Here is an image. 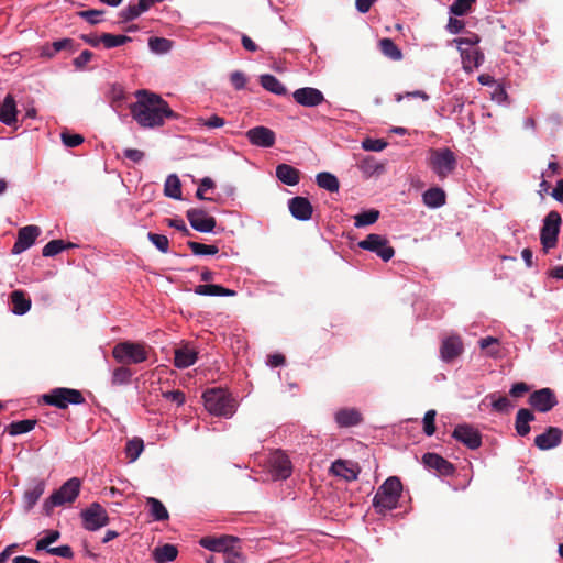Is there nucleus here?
Returning a JSON list of instances; mask_svg holds the SVG:
<instances>
[{"mask_svg": "<svg viewBox=\"0 0 563 563\" xmlns=\"http://www.w3.org/2000/svg\"><path fill=\"white\" fill-rule=\"evenodd\" d=\"M136 102L130 107L131 115L136 123L145 129L162 126L165 119L176 118L167 101L159 95L142 89L135 92Z\"/></svg>", "mask_w": 563, "mask_h": 563, "instance_id": "obj_1", "label": "nucleus"}, {"mask_svg": "<svg viewBox=\"0 0 563 563\" xmlns=\"http://www.w3.org/2000/svg\"><path fill=\"white\" fill-rule=\"evenodd\" d=\"M207 411L217 417L231 418L238 404L231 394L222 388H211L202 394Z\"/></svg>", "mask_w": 563, "mask_h": 563, "instance_id": "obj_2", "label": "nucleus"}, {"mask_svg": "<svg viewBox=\"0 0 563 563\" xmlns=\"http://www.w3.org/2000/svg\"><path fill=\"white\" fill-rule=\"evenodd\" d=\"M402 490L401 482L396 476L388 477L382 486L378 487L373 505L377 512L393 510L397 507Z\"/></svg>", "mask_w": 563, "mask_h": 563, "instance_id": "obj_3", "label": "nucleus"}, {"mask_svg": "<svg viewBox=\"0 0 563 563\" xmlns=\"http://www.w3.org/2000/svg\"><path fill=\"white\" fill-rule=\"evenodd\" d=\"M112 355L119 363L139 364L147 360L148 351L144 343L125 341L113 347Z\"/></svg>", "mask_w": 563, "mask_h": 563, "instance_id": "obj_4", "label": "nucleus"}, {"mask_svg": "<svg viewBox=\"0 0 563 563\" xmlns=\"http://www.w3.org/2000/svg\"><path fill=\"white\" fill-rule=\"evenodd\" d=\"M428 162L440 179L446 178L456 167V156L448 147L431 150Z\"/></svg>", "mask_w": 563, "mask_h": 563, "instance_id": "obj_5", "label": "nucleus"}, {"mask_svg": "<svg viewBox=\"0 0 563 563\" xmlns=\"http://www.w3.org/2000/svg\"><path fill=\"white\" fill-rule=\"evenodd\" d=\"M80 481L73 477L65 482L59 489L55 490L51 497L45 501L44 507L49 510L53 507L62 506L66 503H73L78 497L80 492Z\"/></svg>", "mask_w": 563, "mask_h": 563, "instance_id": "obj_6", "label": "nucleus"}, {"mask_svg": "<svg viewBox=\"0 0 563 563\" xmlns=\"http://www.w3.org/2000/svg\"><path fill=\"white\" fill-rule=\"evenodd\" d=\"M561 221V216L556 211H550L543 220L540 241L545 253L556 246Z\"/></svg>", "mask_w": 563, "mask_h": 563, "instance_id": "obj_7", "label": "nucleus"}, {"mask_svg": "<svg viewBox=\"0 0 563 563\" xmlns=\"http://www.w3.org/2000/svg\"><path fill=\"white\" fill-rule=\"evenodd\" d=\"M43 400L47 405L65 409L68 405H80L85 401L84 396L77 389L55 388L49 394L43 396Z\"/></svg>", "mask_w": 563, "mask_h": 563, "instance_id": "obj_8", "label": "nucleus"}, {"mask_svg": "<svg viewBox=\"0 0 563 563\" xmlns=\"http://www.w3.org/2000/svg\"><path fill=\"white\" fill-rule=\"evenodd\" d=\"M358 246L362 250L376 253L377 256L385 262L389 261L395 254V250L389 245L388 240L380 234H368L364 240L358 242Z\"/></svg>", "mask_w": 563, "mask_h": 563, "instance_id": "obj_9", "label": "nucleus"}, {"mask_svg": "<svg viewBox=\"0 0 563 563\" xmlns=\"http://www.w3.org/2000/svg\"><path fill=\"white\" fill-rule=\"evenodd\" d=\"M82 525L86 530L96 531L109 523L106 509L98 503L91 504L81 511Z\"/></svg>", "mask_w": 563, "mask_h": 563, "instance_id": "obj_10", "label": "nucleus"}, {"mask_svg": "<svg viewBox=\"0 0 563 563\" xmlns=\"http://www.w3.org/2000/svg\"><path fill=\"white\" fill-rule=\"evenodd\" d=\"M268 466L275 479H286L292 473V465L288 455L283 451H275L269 455Z\"/></svg>", "mask_w": 563, "mask_h": 563, "instance_id": "obj_11", "label": "nucleus"}, {"mask_svg": "<svg viewBox=\"0 0 563 563\" xmlns=\"http://www.w3.org/2000/svg\"><path fill=\"white\" fill-rule=\"evenodd\" d=\"M453 438L471 450H476L482 444L479 431L470 424H459L453 431Z\"/></svg>", "mask_w": 563, "mask_h": 563, "instance_id": "obj_12", "label": "nucleus"}, {"mask_svg": "<svg viewBox=\"0 0 563 563\" xmlns=\"http://www.w3.org/2000/svg\"><path fill=\"white\" fill-rule=\"evenodd\" d=\"M529 404L540 412H548L556 406L558 400L552 389L542 388L530 395Z\"/></svg>", "mask_w": 563, "mask_h": 563, "instance_id": "obj_13", "label": "nucleus"}, {"mask_svg": "<svg viewBox=\"0 0 563 563\" xmlns=\"http://www.w3.org/2000/svg\"><path fill=\"white\" fill-rule=\"evenodd\" d=\"M41 230L36 225H26L19 230L16 241L12 247L13 254H20L27 249H30L37 236L40 235Z\"/></svg>", "mask_w": 563, "mask_h": 563, "instance_id": "obj_14", "label": "nucleus"}, {"mask_svg": "<svg viewBox=\"0 0 563 563\" xmlns=\"http://www.w3.org/2000/svg\"><path fill=\"white\" fill-rule=\"evenodd\" d=\"M464 350L460 335L453 334L442 340L440 355L444 362H451L462 354Z\"/></svg>", "mask_w": 563, "mask_h": 563, "instance_id": "obj_15", "label": "nucleus"}, {"mask_svg": "<svg viewBox=\"0 0 563 563\" xmlns=\"http://www.w3.org/2000/svg\"><path fill=\"white\" fill-rule=\"evenodd\" d=\"M190 225L199 232H211L216 227V219L203 210H189L187 213Z\"/></svg>", "mask_w": 563, "mask_h": 563, "instance_id": "obj_16", "label": "nucleus"}, {"mask_svg": "<svg viewBox=\"0 0 563 563\" xmlns=\"http://www.w3.org/2000/svg\"><path fill=\"white\" fill-rule=\"evenodd\" d=\"M292 97L297 103L303 107H316L324 101L323 93L312 87L299 88L292 93Z\"/></svg>", "mask_w": 563, "mask_h": 563, "instance_id": "obj_17", "label": "nucleus"}, {"mask_svg": "<svg viewBox=\"0 0 563 563\" xmlns=\"http://www.w3.org/2000/svg\"><path fill=\"white\" fill-rule=\"evenodd\" d=\"M422 461L426 467L434 470L439 475L449 476L454 473V466L435 453H426Z\"/></svg>", "mask_w": 563, "mask_h": 563, "instance_id": "obj_18", "label": "nucleus"}, {"mask_svg": "<svg viewBox=\"0 0 563 563\" xmlns=\"http://www.w3.org/2000/svg\"><path fill=\"white\" fill-rule=\"evenodd\" d=\"M562 431L556 427H549L543 433L534 439V444L540 450H550L558 446L562 441Z\"/></svg>", "mask_w": 563, "mask_h": 563, "instance_id": "obj_19", "label": "nucleus"}, {"mask_svg": "<svg viewBox=\"0 0 563 563\" xmlns=\"http://www.w3.org/2000/svg\"><path fill=\"white\" fill-rule=\"evenodd\" d=\"M288 208L294 218L300 221H307L312 216V206L305 197H294L288 201Z\"/></svg>", "mask_w": 563, "mask_h": 563, "instance_id": "obj_20", "label": "nucleus"}, {"mask_svg": "<svg viewBox=\"0 0 563 563\" xmlns=\"http://www.w3.org/2000/svg\"><path fill=\"white\" fill-rule=\"evenodd\" d=\"M198 352L189 344L181 345L175 350L174 365L177 368H187L196 363Z\"/></svg>", "mask_w": 563, "mask_h": 563, "instance_id": "obj_21", "label": "nucleus"}, {"mask_svg": "<svg viewBox=\"0 0 563 563\" xmlns=\"http://www.w3.org/2000/svg\"><path fill=\"white\" fill-rule=\"evenodd\" d=\"M331 472L346 481H354L357 478L360 470L355 463L338 460L332 463Z\"/></svg>", "mask_w": 563, "mask_h": 563, "instance_id": "obj_22", "label": "nucleus"}, {"mask_svg": "<svg viewBox=\"0 0 563 563\" xmlns=\"http://www.w3.org/2000/svg\"><path fill=\"white\" fill-rule=\"evenodd\" d=\"M460 51L463 68L468 73L472 71L474 68H477L484 62V54L475 47H460Z\"/></svg>", "mask_w": 563, "mask_h": 563, "instance_id": "obj_23", "label": "nucleus"}, {"mask_svg": "<svg viewBox=\"0 0 563 563\" xmlns=\"http://www.w3.org/2000/svg\"><path fill=\"white\" fill-rule=\"evenodd\" d=\"M423 203L431 209H437L445 205L446 195L440 187H432L422 194Z\"/></svg>", "mask_w": 563, "mask_h": 563, "instance_id": "obj_24", "label": "nucleus"}, {"mask_svg": "<svg viewBox=\"0 0 563 563\" xmlns=\"http://www.w3.org/2000/svg\"><path fill=\"white\" fill-rule=\"evenodd\" d=\"M361 421V413L353 408L341 409L335 413V422L341 428L354 427L358 424Z\"/></svg>", "mask_w": 563, "mask_h": 563, "instance_id": "obj_25", "label": "nucleus"}, {"mask_svg": "<svg viewBox=\"0 0 563 563\" xmlns=\"http://www.w3.org/2000/svg\"><path fill=\"white\" fill-rule=\"evenodd\" d=\"M16 120V104L14 98L8 95L0 106V121L11 125Z\"/></svg>", "mask_w": 563, "mask_h": 563, "instance_id": "obj_26", "label": "nucleus"}, {"mask_svg": "<svg viewBox=\"0 0 563 563\" xmlns=\"http://www.w3.org/2000/svg\"><path fill=\"white\" fill-rule=\"evenodd\" d=\"M235 542V539L232 537H221V538H202L200 540V544L210 551L214 552H224L231 544Z\"/></svg>", "mask_w": 563, "mask_h": 563, "instance_id": "obj_27", "label": "nucleus"}, {"mask_svg": "<svg viewBox=\"0 0 563 563\" xmlns=\"http://www.w3.org/2000/svg\"><path fill=\"white\" fill-rule=\"evenodd\" d=\"M534 420V415L529 409H519L516 416L515 428L520 437L530 432V422Z\"/></svg>", "mask_w": 563, "mask_h": 563, "instance_id": "obj_28", "label": "nucleus"}, {"mask_svg": "<svg viewBox=\"0 0 563 563\" xmlns=\"http://www.w3.org/2000/svg\"><path fill=\"white\" fill-rule=\"evenodd\" d=\"M12 312L18 316L25 314L31 309V300L22 290H14L11 296Z\"/></svg>", "mask_w": 563, "mask_h": 563, "instance_id": "obj_29", "label": "nucleus"}, {"mask_svg": "<svg viewBox=\"0 0 563 563\" xmlns=\"http://www.w3.org/2000/svg\"><path fill=\"white\" fill-rule=\"evenodd\" d=\"M195 294L200 296H235V291L214 284H202L195 288Z\"/></svg>", "mask_w": 563, "mask_h": 563, "instance_id": "obj_30", "label": "nucleus"}, {"mask_svg": "<svg viewBox=\"0 0 563 563\" xmlns=\"http://www.w3.org/2000/svg\"><path fill=\"white\" fill-rule=\"evenodd\" d=\"M276 176L277 178L288 185V186H295L299 183V172L294 168L290 165L287 164H280L276 168Z\"/></svg>", "mask_w": 563, "mask_h": 563, "instance_id": "obj_31", "label": "nucleus"}, {"mask_svg": "<svg viewBox=\"0 0 563 563\" xmlns=\"http://www.w3.org/2000/svg\"><path fill=\"white\" fill-rule=\"evenodd\" d=\"M178 550L174 544H164L153 550V559L156 563H168L177 558Z\"/></svg>", "mask_w": 563, "mask_h": 563, "instance_id": "obj_32", "label": "nucleus"}, {"mask_svg": "<svg viewBox=\"0 0 563 563\" xmlns=\"http://www.w3.org/2000/svg\"><path fill=\"white\" fill-rule=\"evenodd\" d=\"M260 82L264 89L277 96H285L287 93L286 87L273 75H262Z\"/></svg>", "mask_w": 563, "mask_h": 563, "instance_id": "obj_33", "label": "nucleus"}, {"mask_svg": "<svg viewBox=\"0 0 563 563\" xmlns=\"http://www.w3.org/2000/svg\"><path fill=\"white\" fill-rule=\"evenodd\" d=\"M380 52L388 58L393 60H400L402 58V53L400 48L394 43L391 38L385 37L382 38L378 43Z\"/></svg>", "mask_w": 563, "mask_h": 563, "instance_id": "obj_34", "label": "nucleus"}, {"mask_svg": "<svg viewBox=\"0 0 563 563\" xmlns=\"http://www.w3.org/2000/svg\"><path fill=\"white\" fill-rule=\"evenodd\" d=\"M317 185L330 192H336L340 188L338 178L328 172L319 173L316 177Z\"/></svg>", "mask_w": 563, "mask_h": 563, "instance_id": "obj_35", "label": "nucleus"}, {"mask_svg": "<svg viewBox=\"0 0 563 563\" xmlns=\"http://www.w3.org/2000/svg\"><path fill=\"white\" fill-rule=\"evenodd\" d=\"M146 505L148 506L150 514L156 521L167 520L169 515L166 507L156 498L148 497L146 499Z\"/></svg>", "mask_w": 563, "mask_h": 563, "instance_id": "obj_36", "label": "nucleus"}, {"mask_svg": "<svg viewBox=\"0 0 563 563\" xmlns=\"http://www.w3.org/2000/svg\"><path fill=\"white\" fill-rule=\"evenodd\" d=\"M249 141H275V133L266 126H255L246 132Z\"/></svg>", "mask_w": 563, "mask_h": 563, "instance_id": "obj_37", "label": "nucleus"}, {"mask_svg": "<svg viewBox=\"0 0 563 563\" xmlns=\"http://www.w3.org/2000/svg\"><path fill=\"white\" fill-rule=\"evenodd\" d=\"M164 192L167 197H170L174 199H180L181 185H180L179 178L176 175H169L166 178L165 186H164Z\"/></svg>", "mask_w": 563, "mask_h": 563, "instance_id": "obj_38", "label": "nucleus"}, {"mask_svg": "<svg viewBox=\"0 0 563 563\" xmlns=\"http://www.w3.org/2000/svg\"><path fill=\"white\" fill-rule=\"evenodd\" d=\"M44 490H45V484H44V482H41V481L35 483L27 490H25L24 500L27 504L29 508L33 507L38 501V499L43 495Z\"/></svg>", "mask_w": 563, "mask_h": 563, "instance_id": "obj_39", "label": "nucleus"}, {"mask_svg": "<svg viewBox=\"0 0 563 563\" xmlns=\"http://www.w3.org/2000/svg\"><path fill=\"white\" fill-rule=\"evenodd\" d=\"M379 218V211L375 209L363 211L356 216H354V225L356 228H362L366 225L374 224Z\"/></svg>", "mask_w": 563, "mask_h": 563, "instance_id": "obj_40", "label": "nucleus"}, {"mask_svg": "<svg viewBox=\"0 0 563 563\" xmlns=\"http://www.w3.org/2000/svg\"><path fill=\"white\" fill-rule=\"evenodd\" d=\"M479 347L486 351V355L490 357L499 356V340L494 336H486L479 340Z\"/></svg>", "mask_w": 563, "mask_h": 563, "instance_id": "obj_41", "label": "nucleus"}, {"mask_svg": "<svg viewBox=\"0 0 563 563\" xmlns=\"http://www.w3.org/2000/svg\"><path fill=\"white\" fill-rule=\"evenodd\" d=\"M100 40H102V44L106 48H113L117 46H121L123 44H126L132 41L130 36L126 35H114L111 33H103L100 36Z\"/></svg>", "mask_w": 563, "mask_h": 563, "instance_id": "obj_42", "label": "nucleus"}, {"mask_svg": "<svg viewBox=\"0 0 563 563\" xmlns=\"http://www.w3.org/2000/svg\"><path fill=\"white\" fill-rule=\"evenodd\" d=\"M492 400V408L497 412H509L514 407L511 401L506 396H498L496 394H490L487 396Z\"/></svg>", "mask_w": 563, "mask_h": 563, "instance_id": "obj_43", "label": "nucleus"}, {"mask_svg": "<svg viewBox=\"0 0 563 563\" xmlns=\"http://www.w3.org/2000/svg\"><path fill=\"white\" fill-rule=\"evenodd\" d=\"M143 450L144 443L143 440L140 438H134L128 441L125 446L126 456L131 462H134L141 455Z\"/></svg>", "mask_w": 563, "mask_h": 563, "instance_id": "obj_44", "label": "nucleus"}, {"mask_svg": "<svg viewBox=\"0 0 563 563\" xmlns=\"http://www.w3.org/2000/svg\"><path fill=\"white\" fill-rule=\"evenodd\" d=\"M172 41L164 37H151L148 40L150 49L157 54L167 53L172 48Z\"/></svg>", "mask_w": 563, "mask_h": 563, "instance_id": "obj_45", "label": "nucleus"}, {"mask_svg": "<svg viewBox=\"0 0 563 563\" xmlns=\"http://www.w3.org/2000/svg\"><path fill=\"white\" fill-rule=\"evenodd\" d=\"M188 246L195 255H216L219 252L218 246L199 242H188Z\"/></svg>", "mask_w": 563, "mask_h": 563, "instance_id": "obj_46", "label": "nucleus"}, {"mask_svg": "<svg viewBox=\"0 0 563 563\" xmlns=\"http://www.w3.org/2000/svg\"><path fill=\"white\" fill-rule=\"evenodd\" d=\"M143 12L137 4H129L119 12L120 23H128L139 18Z\"/></svg>", "mask_w": 563, "mask_h": 563, "instance_id": "obj_47", "label": "nucleus"}, {"mask_svg": "<svg viewBox=\"0 0 563 563\" xmlns=\"http://www.w3.org/2000/svg\"><path fill=\"white\" fill-rule=\"evenodd\" d=\"M132 377V371L125 366L118 367L112 373L113 385H124L130 382Z\"/></svg>", "mask_w": 563, "mask_h": 563, "instance_id": "obj_48", "label": "nucleus"}, {"mask_svg": "<svg viewBox=\"0 0 563 563\" xmlns=\"http://www.w3.org/2000/svg\"><path fill=\"white\" fill-rule=\"evenodd\" d=\"M475 1L476 0H455L450 7V12L457 16L465 15Z\"/></svg>", "mask_w": 563, "mask_h": 563, "instance_id": "obj_49", "label": "nucleus"}, {"mask_svg": "<svg viewBox=\"0 0 563 563\" xmlns=\"http://www.w3.org/2000/svg\"><path fill=\"white\" fill-rule=\"evenodd\" d=\"M34 426H35V421H33V420H21V421L13 422L10 426V434L16 435V434L30 432L31 430H33Z\"/></svg>", "mask_w": 563, "mask_h": 563, "instance_id": "obj_50", "label": "nucleus"}, {"mask_svg": "<svg viewBox=\"0 0 563 563\" xmlns=\"http://www.w3.org/2000/svg\"><path fill=\"white\" fill-rule=\"evenodd\" d=\"M60 534L57 530H49L46 534L36 542V550H47L48 545L56 542Z\"/></svg>", "mask_w": 563, "mask_h": 563, "instance_id": "obj_51", "label": "nucleus"}, {"mask_svg": "<svg viewBox=\"0 0 563 563\" xmlns=\"http://www.w3.org/2000/svg\"><path fill=\"white\" fill-rule=\"evenodd\" d=\"M104 13L103 10L90 9L86 11H79L77 14L91 25H96L101 22L100 16Z\"/></svg>", "mask_w": 563, "mask_h": 563, "instance_id": "obj_52", "label": "nucleus"}, {"mask_svg": "<svg viewBox=\"0 0 563 563\" xmlns=\"http://www.w3.org/2000/svg\"><path fill=\"white\" fill-rule=\"evenodd\" d=\"M66 249V245L63 240H52L43 247L44 256H54L60 253Z\"/></svg>", "mask_w": 563, "mask_h": 563, "instance_id": "obj_53", "label": "nucleus"}, {"mask_svg": "<svg viewBox=\"0 0 563 563\" xmlns=\"http://www.w3.org/2000/svg\"><path fill=\"white\" fill-rule=\"evenodd\" d=\"M148 240L163 253H167L169 249V241L166 235L157 233H148Z\"/></svg>", "mask_w": 563, "mask_h": 563, "instance_id": "obj_54", "label": "nucleus"}, {"mask_svg": "<svg viewBox=\"0 0 563 563\" xmlns=\"http://www.w3.org/2000/svg\"><path fill=\"white\" fill-rule=\"evenodd\" d=\"M360 167L361 169L368 174V175H372V174H375V173H378L383 169V166L379 165L373 157L371 156H367L365 158H363L360 163Z\"/></svg>", "mask_w": 563, "mask_h": 563, "instance_id": "obj_55", "label": "nucleus"}, {"mask_svg": "<svg viewBox=\"0 0 563 563\" xmlns=\"http://www.w3.org/2000/svg\"><path fill=\"white\" fill-rule=\"evenodd\" d=\"M435 410H428L423 417V431L427 435L431 437L435 432Z\"/></svg>", "mask_w": 563, "mask_h": 563, "instance_id": "obj_56", "label": "nucleus"}, {"mask_svg": "<svg viewBox=\"0 0 563 563\" xmlns=\"http://www.w3.org/2000/svg\"><path fill=\"white\" fill-rule=\"evenodd\" d=\"M79 45L75 43L73 38H62L58 41L53 42V48L54 52H60L64 49H67L69 52H76L78 49Z\"/></svg>", "mask_w": 563, "mask_h": 563, "instance_id": "obj_57", "label": "nucleus"}, {"mask_svg": "<svg viewBox=\"0 0 563 563\" xmlns=\"http://www.w3.org/2000/svg\"><path fill=\"white\" fill-rule=\"evenodd\" d=\"M93 56L95 54L91 51L85 49L73 60V64L76 69L82 70Z\"/></svg>", "mask_w": 563, "mask_h": 563, "instance_id": "obj_58", "label": "nucleus"}, {"mask_svg": "<svg viewBox=\"0 0 563 563\" xmlns=\"http://www.w3.org/2000/svg\"><path fill=\"white\" fill-rule=\"evenodd\" d=\"M198 121L200 125L206 126L208 129L221 128L225 123L224 119L217 114L211 115L209 119L200 118L198 119Z\"/></svg>", "mask_w": 563, "mask_h": 563, "instance_id": "obj_59", "label": "nucleus"}, {"mask_svg": "<svg viewBox=\"0 0 563 563\" xmlns=\"http://www.w3.org/2000/svg\"><path fill=\"white\" fill-rule=\"evenodd\" d=\"M230 81L235 89L240 90L245 87L246 77L242 71L235 70L230 75Z\"/></svg>", "mask_w": 563, "mask_h": 563, "instance_id": "obj_60", "label": "nucleus"}, {"mask_svg": "<svg viewBox=\"0 0 563 563\" xmlns=\"http://www.w3.org/2000/svg\"><path fill=\"white\" fill-rule=\"evenodd\" d=\"M163 397L175 402L177 406L184 405L186 400L185 394L180 390L165 391L163 393Z\"/></svg>", "mask_w": 563, "mask_h": 563, "instance_id": "obj_61", "label": "nucleus"}, {"mask_svg": "<svg viewBox=\"0 0 563 563\" xmlns=\"http://www.w3.org/2000/svg\"><path fill=\"white\" fill-rule=\"evenodd\" d=\"M231 548H232V545L230 548H228L227 551H224V562L225 563H244L243 555L240 552L232 550Z\"/></svg>", "mask_w": 563, "mask_h": 563, "instance_id": "obj_62", "label": "nucleus"}, {"mask_svg": "<svg viewBox=\"0 0 563 563\" xmlns=\"http://www.w3.org/2000/svg\"><path fill=\"white\" fill-rule=\"evenodd\" d=\"M47 552L60 558L69 559L73 556V550L69 545H60L47 549Z\"/></svg>", "mask_w": 563, "mask_h": 563, "instance_id": "obj_63", "label": "nucleus"}, {"mask_svg": "<svg viewBox=\"0 0 563 563\" xmlns=\"http://www.w3.org/2000/svg\"><path fill=\"white\" fill-rule=\"evenodd\" d=\"M123 157L133 162V163H139L143 159L144 157V153L140 150H135V148H126L124 152H123Z\"/></svg>", "mask_w": 563, "mask_h": 563, "instance_id": "obj_64", "label": "nucleus"}]
</instances>
